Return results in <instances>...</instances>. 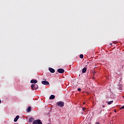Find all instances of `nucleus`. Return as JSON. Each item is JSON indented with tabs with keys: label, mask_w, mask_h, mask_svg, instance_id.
<instances>
[{
	"label": "nucleus",
	"mask_w": 124,
	"mask_h": 124,
	"mask_svg": "<svg viewBox=\"0 0 124 124\" xmlns=\"http://www.w3.org/2000/svg\"><path fill=\"white\" fill-rule=\"evenodd\" d=\"M96 124H99V122H96Z\"/></svg>",
	"instance_id": "6ab92c4d"
},
{
	"label": "nucleus",
	"mask_w": 124,
	"mask_h": 124,
	"mask_svg": "<svg viewBox=\"0 0 124 124\" xmlns=\"http://www.w3.org/2000/svg\"><path fill=\"white\" fill-rule=\"evenodd\" d=\"M49 99H55V96L54 95H51L50 97H49Z\"/></svg>",
	"instance_id": "9b49d317"
},
{
	"label": "nucleus",
	"mask_w": 124,
	"mask_h": 124,
	"mask_svg": "<svg viewBox=\"0 0 124 124\" xmlns=\"http://www.w3.org/2000/svg\"><path fill=\"white\" fill-rule=\"evenodd\" d=\"M83 104H86V103L85 102H83Z\"/></svg>",
	"instance_id": "b1692460"
},
{
	"label": "nucleus",
	"mask_w": 124,
	"mask_h": 124,
	"mask_svg": "<svg viewBox=\"0 0 124 124\" xmlns=\"http://www.w3.org/2000/svg\"><path fill=\"white\" fill-rule=\"evenodd\" d=\"M79 58H80V59H83V58H84V55H83V54H80V55H79Z\"/></svg>",
	"instance_id": "2eb2a0df"
},
{
	"label": "nucleus",
	"mask_w": 124,
	"mask_h": 124,
	"mask_svg": "<svg viewBox=\"0 0 124 124\" xmlns=\"http://www.w3.org/2000/svg\"><path fill=\"white\" fill-rule=\"evenodd\" d=\"M57 72L59 73H63V72H64V70L63 69H62V68L58 69L57 70Z\"/></svg>",
	"instance_id": "20e7f679"
},
{
	"label": "nucleus",
	"mask_w": 124,
	"mask_h": 124,
	"mask_svg": "<svg viewBox=\"0 0 124 124\" xmlns=\"http://www.w3.org/2000/svg\"><path fill=\"white\" fill-rule=\"evenodd\" d=\"M78 92H80L81 89H80V88H78Z\"/></svg>",
	"instance_id": "f3484780"
},
{
	"label": "nucleus",
	"mask_w": 124,
	"mask_h": 124,
	"mask_svg": "<svg viewBox=\"0 0 124 124\" xmlns=\"http://www.w3.org/2000/svg\"><path fill=\"white\" fill-rule=\"evenodd\" d=\"M19 118H20V116H19V115H17L14 119V122L16 123V122L19 120Z\"/></svg>",
	"instance_id": "0eeeda50"
},
{
	"label": "nucleus",
	"mask_w": 124,
	"mask_h": 124,
	"mask_svg": "<svg viewBox=\"0 0 124 124\" xmlns=\"http://www.w3.org/2000/svg\"><path fill=\"white\" fill-rule=\"evenodd\" d=\"M109 45H112V43L109 44Z\"/></svg>",
	"instance_id": "393cba45"
},
{
	"label": "nucleus",
	"mask_w": 124,
	"mask_h": 124,
	"mask_svg": "<svg viewBox=\"0 0 124 124\" xmlns=\"http://www.w3.org/2000/svg\"><path fill=\"white\" fill-rule=\"evenodd\" d=\"M96 72H94L93 73V75H94V74H95Z\"/></svg>",
	"instance_id": "aec40b11"
},
{
	"label": "nucleus",
	"mask_w": 124,
	"mask_h": 124,
	"mask_svg": "<svg viewBox=\"0 0 124 124\" xmlns=\"http://www.w3.org/2000/svg\"><path fill=\"white\" fill-rule=\"evenodd\" d=\"M31 84H36V83H37V80L35 79H32L31 80Z\"/></svg>",
	"instance_id": "423d86ee"
},
{
	"label": "nucleus",
	"mask_w": 124,
	"mask_h": 124,
	"mask_svg": "<svg viewBox=\"0 0 124 124\" xmlns=\"http://www.w3.org/2000/svg\"><path fill=\"white\" fill-rule=\"evenodd\" d=\"M114 111L115 112H116L117 110L116 109H114Z\"/></svg>",
	"instance_id": "5701e85b"
},
{
	"label": "nucleus",
	"mask_w": 124,
	"mask_h": 124,
	"mask_svg": "<svg viewBox=\"0 0 124 124\" xmlns=\"http://www.w3.org/2000/svg\"><path fill=\"white\" fill-rule=\"evenodd\" d=\"M113 102H114V101H111L108 102V105H110L112 104V103H113Z\"/></svg>",
	"instance_id": "4468645a"
},
{
	"label": "nucleus",
	"mask_w": 124,
	"mask_h": 124,
	"mask_svg": "<svg viewBox=\"0 0 124 124\" xmlns=\"http://www.w3.org/2000/svg\"><path fill=\"white\" fill-rule=\"evenodd\" d=\"M0 103H1V100H0Z\"/></svg>",
	"instance_id": "4be33fe9"
},
{
	"label": "nucleus",
	"mask_w": 124,
	"mask_h": 124,
	"mask_svg": "<svg viewBox=\"0 0 124 124\" xmlns=\"http://www.w3.org/2000/svg\"><path fill=\"white\" fill-rule=\"evenodd\" d=\"M87 72V68L84 67L82 69V73H86Z\"/></svg>",
	"instance_id": "1a4fd4ad"
},
{
	"label": "nucleus",
	"mask_w": 124,
	"mask_h": 124,
	"mask_svg": "<svg viewBox=\"0 0 124 124\" xmlns=\"http://www.w3.org/2000/svg\"><path fill=\"white\" fill-rule=\"evenodd\" d=\"M56 104H57L58 106L59 107H63L64 106V102H62V101H59L56 103Z\"/></svg>",
	"instance_id": "f257e3e1"
},
{
	"label": "nucleus",
	"mask_w": 124,
	"mask_h": 124,
	"mask_svg": "<svg viewBox=\"0 0 124 124\" xmlns=\"http://www.w3.org/2000/svg\"><path fill=\"white\" fill-rule=\"evenodd\" d=\"M33 124H37V120H34L33 123Z\"/></svg>",
	"instance_id": "ddd939ff"
},
{
	"label": "nucleus",
	"mask_w": 124,
	"mask_h": 124,
	"mask_svg": "<svg viewBox=\"0 0 124 124\" xmlns=\"http://www.w3.org/2000/svg\"><path fill=\"white\" fill-rule=\"evenodd\" d=\"M29 121L30 123H32V122H33V118H31L30 119H29Z\"/></svg>",
	"instance_id": "f8f14e48"
},
{
	"label": "nucleus",
	"mask_w": 124,
	"mask_h": 124,
	"mask_svg": "<svg viewBox=\"0 0 124 124\" xmlns=\"http://www.w3.org/2000/svg\"><path fill=\"white\" fill-rule=\"evenodd\" d=\"M31 111V107H29V108L27 109V112L28 113H30Z\"/></svg>",
	"instance_id": "6e6552de"
},
{
	"label": "nucleus",
	"mask_w": 124,
	"mask_h": 124,
	"mask_svg": "<svg viewBox=\"0 0 124 124\" xmlns=\"http://www.w3.org/2000/svg\"><path fill=\"white\" fill-rule=\"evenodd\" d=\"M48 70L51 72V73H55V69H54L53 68H49Z\"/></svg>",
	"instance_id": "39448f33"
},
{
	"label": "nucleus",
	"mask_w": 124,
	"mask_h": 124,
	"mask_svg": "<svg viewBox=\"0 0 124 124\" xmlns=\"http://www.w3.org/2000/svg\"><path fill=\"white\" fill-rule=\"evenodd\" d=\"M42 84H43V85H45L46 86H48V85H49V82L47 81H42Z\"/></svg>",
	"instance_id": "7ed1b4c3"
},
{
	"label": "nucleus",
	"mask_w": 124,
	"mask_h": 124,
	"mask_svg": "<svg viewBox=\"0 0 124 124\" xmlns=\"http://www.w3.org/2000/svg\"><path fill=\"white\" fill-rule=\"evenodd\" d=\"M104 107H105V105H103V108H104Z\"/></svg>",
	"instance_id": "412c9836"
},
{
	"label": "nucleus",
	"mask_w": 124,
	"mask_h": 124,
	"mask_svg": "<svg viewBox=\"0 0 124 124\" xmlns=\"http://www.w3.org/2000/svg\"><path fill=\"white\" fill-rule=\"evenodd\" d=\"M31 88L33 91L35 90H37V89H38V85H37V84H32L31 85Z\"/></svg>",
	"instance_id": "f03ea898"
},
{
	"label": "nucleus",
	"mask_w": 124,
	"mask_h": 124,
	"mask_svg": "<svg viewBox=\"0 0 124 124\" xmlns=\"http://www.w3.org/2000/svg\"><path fill=\"white\" fill-rule=\"evenodd\" d=\"M82 110H83V111H84V110H85V108H82Z\"/></svg>",
	"instance_id": "a211bd4d"
},
{
	"label": "nucleus",
	"mask_w": 124,
	"mask_h": 124,
	"mask_svg": "<svg viewBox=\"0 0 124 124\" xmlns=\"http://www.w3.org/2000/svg\"><path fill=\"white\" fill-rule=\"evenodd\" d=\"M122 109H124V106H123L121 108H120V110H122Z\"/></svg>",
	"instance_id": "dca6fc26"
},
{
	"label": "nucleus",
	"mask_w": 124,
	"mask_h": 124,
	"mask_svg": "<svg viewBox=\"0 0 124 124\" xmlns=\"http://www.w3.org/2000/svg\"><path fill=\"white\" fill-rule=\"evenodd\" d=\"M37 124H43L42 122H41V120L38 119L37 120Z\"/></svg>",
	"instance_id": "9d476101"
}]
</instances>
